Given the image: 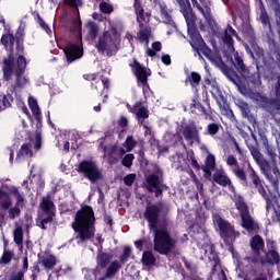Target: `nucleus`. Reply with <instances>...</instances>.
Returning <instances> with one entry per match:
<instances>
[{"label":"nucleus","instance_id":"obj_1","mask_svg":"<svg viewBox=\"0 0 280 280\" xmlns=\"http://www.w3.org/2000/svg\"><path fill=\"white\" fill-rule=\"evenodd\" d=\"M1 43L2 45H4L5 49H9L10 51L8 58L3 59V80H5V82H10V80H12V77L15 75V86L11 89L13 91H16V89H23V86H25V84H27L28 82L27 78L23 77V73H25V69L27 67V61L25 60V57L20 55L18 57L16 67L14 66V54H12V49L14 47L13 34L3 35L1 38Z\"/></svg>","mask_w":280,"mask_h":280},{"label":"nucleus","instance_id":"obj_2","mask_svg":"<svg viewBox=\"0 0 280 280\" xmlns=\"http://www.w3.org/2000/svg\"><path fill=\"white\" fill-rule=\"evenodd\" d=\"M161 213V206L148 205L144 212V218L149 222V229L154 233V250L161 255H167L174 246H176V240L170 236L167 233V224H162L159 221V214Z\"/></svg>","mask_w":280,"mask_h":280},{"label":"nucleus","instance_id":"obj_3","mask_svg":"<svg viewBox=\"0 0 280 280\" xmlns=\"http://www.w3.org/2000/svg\"><path fill=\"white\" fill-rule=\"evenodd\" d=\"M72 229L77 233V240L83 244L95 236V212L93 208L84 206L81 208L72 222Z\"/></svg>","mask_w":280,"mask_h":280},{"label":"nucleus","instance_id":"obj_4","mask_svg":"<svg viewBox=\"0 0 280 280\" xmlns=\"http://www.w3.org/2000/svg\"><path fill=\"white\" fill-rule=\"evenodd\" d=\"M121 35H119L117 30L112 28L109 31H105L98 36L96 49L100 54H104L105 56H115V54L119 51Z\"/></svg>","mask_w":280,"mask_h":280},{"label":"nucleus","instance_id":"obj_5","mask_svg":"<svg viewBox=\"0 0 280 280\" xmlns=\"http://www.w3.org/2000/svg\"><path fill=\"white\" fill-rule=\"evenodd\" d=\"M188 34L190 36V45L197 52V56H199V60H205L202 58V55H205L210 62L218 65L220 62V57L213 55V51L207 47V44L205 43V39H202V36H200V33L196 30V24H192L191 26H188Z\"/></svg>","mask_w":280,"mask_h":280},{"label":"nucleus","instance_id":"obj_6","mask_svg":"<svg viewBox=\"0 0 280 280\" xmlns=\"http://www.w3.org/2000/svg\"><path fill=\"white\" fill-rule=\"evenodd\" d=\"M236 209L241 215V226L245 229L247 233H257L259 231V223L253 219L250 212H248V206L244 202V199L240 196H234Z\"/></svg>","mask_w":280,"mask_h":280},{"label":"nucleus","instance_id":"obj_7","mask_svg":"<svg viewBox=\"0 0 280 280\" xmlns=\"http://www.w3.org/2000/svg\"><path fill=\"white\" fill-rule=\"evenodd\" d=\"M78 172L79 174H83L90 183H97V180H101L102 178V171L100 170V166H97V163L93 161L81 162Z\"/></svg>","mask_w":280,"mask_h":280},{"label":"nucleus","instance_id":"obj_8","mask_svg":"<svg viewBox=\"0 0 280 280\" xmlns=\"http://www.w3.org/2000/svg\"><path fill=\"white\" fill-rule=\"evenodd\" d=\"M214 226L219 228L220 235L225 242H233L235 237H240V232H235V228L224 221L220 214L213 215Z\"/></svg>","mask_w":280,"mask_h":280},{"label":"nucleus","instance_id":"obj_9","mask_svg":"<svg viewBox=\"0 0 280 280\" xmlns=\"http://www.w3.org/2000/svg\"><path fill=\"white\" fill-rule=\"evenodd\" d=\"M40 209L43 213L39 214V226L40 229H47L45 225L54 220L56 213V207L54 206V201H51V196L42 199Z\"/></svg>","mask_w":280,"mask_h":280},{"label":"nucleus","instance_id":"obj_10","mask_svg":"<svg viewBox=\"0 0 280 280\" xmlns=\"http://www.w3.org/2000/svg\"><path fill=\"white\" fill-rule=\"evenodd\" d=\"M40 133H36L35 138L30 142L22 144L21 149L18 152L15 161L21 163V161H27V159H32L34 156V151H32V147L34 145L35 150H40Z\"/></svg>","mask_w":280,"mask_h":280},{"label":"nucleus","instance_id":"obj_11","mask_svg":"<svg viewBox=\"0 0 280 280\" xmlns=\"http://www.w3.org/2000/svg\"><path fill=\"white\" fill-rule=\"evenodd\" d=\"M173 3L179 5V10L187 23V27L196 25V15H194V11H191V3H189V0H173Z\"/></svg>","mask_w":280,"mask_h":280},{"label":"nucleus","instance_id":"obj_12","mask_svg":"<svg viewBox=\"0 0 280 280\" xmlns=\"http://www.w3.org/2000/svg\"><path fill=\"white\" fill-rule=\"evenodd\" d=\"M252 156L254 159V161H256L257 165L260 167L262 174L266 176V178L270 182V183H275V176H272V174H270V162H268L266 159H264V155H261V152H259V150L254 149L252 151Z\"/></svg>","mask_w":280,"mask_h":280},{"label":"nucleus","instance_id":"obj_13","mask_svg":"<svg viewBox=\"0 0 280 280\" xmlns=\"http://www.w3.org/2000/svg\"><path fill=\"white\" fill-rule=\"evenodd\" d=\"M200 130H202V127H198L196 124L185 126L183 128L184 139H186L190 145H194V143L200 145Z\"/></svg>","mask_w":280,"mask_h":280},{"label":"nucleus","instance_id":"obj_14","mask_svg":"<svg viewBox=\"0 0 280 280\" xmlns=\"http://www.w3.org/2000/svg\"><path fill=\"white\" fill-rule=\"evenodd\" d=\"M161 170L156 168L155 173L149 175L145 179V187L148 191H154L155 196H161L163 190L161 189Z\"/></svg>","mask_w":280,"mask_h":280},{"label":"nucleus","instance_id":"obj_15","mask_svg":"<svg viewBox=\"0 0 280 280\" xmlns=\"http://www.w3.org/2000/svg\"><path fill=\"white\" fill-rule=\"evenodd\" d=\"M158 10L161 23H164V25H168L171 30H176V22H174V18L172 16V10L167 8V4H165V2L158 3Z\"/></svg>","mask_w":280,"mask_h":280},{"label":"nucleus","instance_id":"obj_16","mask_svg":"<svg viewBox=\"0 0 280 280\" xmlns=\"http://www.w3.org/2000/svg\"><path fill=\"white\" fill-rule=\"evenodd\" d=\"M206 84L210 86L211 95L214 97V100H217V103L220 106V108H222V106H225L226 100H224V96L222 95V90H220V85L218 84V82L214 80L207 79Z\"/></svg>","mask_w":280,"mask_h":280},{"label":"nucleus","instance_id":"obj_17","mask_svg":"<svg viewBox=\"0 0 280 280\" xmlns=\"http://www.w3.org/2000/svg\"><path fill=\"white\" fill-rule=\"evenodd\" d=\"M264 238L261 236L256 235L250 240V249H252V255H254V261H259L261 257V253H264Z\"/></svg>","mask_w":280,"mask_h":280},{"label":"nucleus","instance_id":"obj_18","mask_svg":"<svg viewBox=\"0 0 280 280\" xmlns=\"http://www.w3.org/2000/svg\"><path fill=\"white\" fill-rule=\"evenodd\" d=\"M124 148H126V150L121 147H114L113 150V154H115L116 156H124V154H126V152H132V150L135 149V145H137V140H135V138H132V136L127 137L126 141L124 142Z\"/></svg>","mask_w":280,"mask_h":280},{"label":"nucleus","instance_id":"obj_19","mask_svg":"<svg viewBox=\"0 0 280 280\" xmlns=\"http://www.w3.org/2000/svg\"><path fill=\"white\" fill-rule=\"evenodd\" d=\"M213 182L218 183V185H221L222 187H229V189L232 191V194H235V187L231 183V178L226 176L224 171H217L213 176Z\"/></svg>","mask_w":280,"mask_h":280},{"label":"nucleus","instance_id":"obj_20","mask_svg":"<svg viewBox=\"0 0 280 280\" xmlns=\"http://www.w3.org/2000/svg\"><path fill=\"white\" fill-rule=\"evenodd\" d=\"M65 54L68 62H74V60H80L82 56V48L75 44H68L65 48Z\"/></svg>","mask_w":280,"mask_h":280},{"label":"nucleus","instance_id":"obj_21","mask_svg":"<svg viewBox=\"0 0 280 280\" xmlns=\"http://www.w3.org/2000/svg\"><path fill=\"white\" fill-rule=\"evenodd\" d=\"M233 36H235V31L233 26L229 25L223 35L221 36V40L228 47V54H235V47L233 46Z\"/></svg>","mask_w":280,"mask_h":280},{"label":"nucleus","instance_id":"obj_22","mask_svg":"<svg viewBox=\"0 0 280 280\" xmlns=\"http://www.w3.org/2000/svg\"><path fill=\"white\" fill-rule=\"evenodd\" d=\"M130 67L133 70L136 78H138V82H141V84H147L149 75L148 70L137 61H133Z\"/></svg>","mask_w":280,"mask_h":280},{"label":"nucleus","instance_id":"obj_23","mask_svg":"<svg viewBox=\"0 0 280 280\" xmlns=\"http://www.w3.org/2000/svg\"><path fill=\"white\" fill-rule=\"evenodd\" d=\"M133 8L136 11L137 21L140 25L150 23V14L143 11V8H141V1L135 0Z\"/></svg>","mask_w":280,"mask_h":280},{"label":"nucleus","instance_id":"obj_24","mask_svg":"<svg viewBox=\"0 0 280 280\" xmlns=\"http://www.w3.org/2000/svg\"><path fill=\"white\" fill-rule=\"evenodd\" d=\"M258 21L261 23L265 30H269V32H272V23H270V16L268 15V12L266 11V7L264 5V2L261 0L259 4Z\"/></svg>","mask_w":280,"mask_h":280},{"label":"nucleus","instance_id":"obj_25","mask_svg":"<svg viewBox=\"0 0 280 280\" xmlns=\"http://www.w3.org/2000/svg\"><path fill=\"white\" fill-rule=\"evenodd\" d=\"M129 110L136 115L139 124H143V119H148V117H150L148 108L142 106L141 103H137L133 107H129Z\"/></svg>","mask_w":280,"mask_h":280},{"label":"nucleus","instance_id":"obj_26","mask_svg":"<svg viewBox=\"0 0 280 280\" xmlns=\"http://www.w3.org/2000/svg\"><path fill=\"white\" fill-rule=\"evenodd\" d=\"M267 154L271 159L270 164V174L273 176V183L279 178L280 176V171L279 166L277 165V153L272 149H267Z\"/></svg>","mask_w":280,"mask_h":280},{"label":"nucleus","instance_id":"obj_27","mask_svg":"<svg viewBox=\"0 0 280 280\" xmlns=\"http://www.w3.org/2000/svg\"><path fill=\"white\" fill-rule=\"evenodd\" d=\"M215 170V155L208 153L202 171L205 172L206 178H211V173Z\"/></svg>","mask_w":280,"mask_h":280},{"label":"nucleus","instance_id":"obj_28","mask_svg":"<svg viewBox=\"0 0 280 280\" xmlns=\"http://www.w3.org/2000/svg\"><path fill=\"white\" fill-rule=\"evenodd\" d=\"M234 67L240 71L243 78H250V70L246 68V65H244V60L240 57L238 52H234Z\"/></svg>","mask_w":280,"mask_h":280},{"label":"nucleus","instance_id":"obj_29","mask_svg":"<svg viewBox=\"0 0 280 280\" xmlns=\"http://www.w3.org/2000/svg\"><path fill=\"white\" fill-rule=\"evenodd\" d=\"M258 261H260L262 266H266V264H269L270 266H275V265L279 264L280 256L277 250L271 249L266 254L265 259L260 258V259H258Z\"/></svg>","mask_w":280,"mask_h":280},{"label":"nucleus","instance_id":"obj_30","mask_svg":"<svg viewBox=\"0 0 280 280\" xmlns=\"http://www.w3.org/2000/svg\"><path fill=\"white\" fill-rule=\"evenodd\" d=\"M9 194L10 196L14 197L16 207H22V209L25 207L26 201L23 191L19 190L16 187H12L9 189Z\"/></svg>","mask_w":280,"mask_h":280},{"label":"nucleus","instance_id":"obj_31","mask_svg":"<svg viewBox=\"0 0 280 280\" xmlns=\"http://www.w3.org/2000/svg\"><path fill=\"white\" fill-rule=\"evenodd\" d=\"M121 270V262L114 260L112 261L106 269L105 279H113Z\"/></svg>","mask_w":280,"mask_h":280},{"label":"nucleus","instance_id":"obj_32","mask_svg":"<svg viewBox=\"0 0 280 280\" xmlns=\"http://www.w3.org/2000/svg\"><path fill=\"white\" fill-rule=\"evenodd\" d=\"M201 253H203L202 259L206 261H215V259H218L213 245H206L205 248L201 249Z\"/></svg>","mask_w":280,"mask_h":280},{"label":"nucleus","instance_id":"obj_33","mask_svg":"<svg viewBox=\"0 0 280 280\" xmlns=\"http://www.w3.org/2000/svg\"><path fill=\"white\" fill-rule=\"evenodd\" d=\"M0 207L4 211H8L12 207V199L10 198V192L0 190Z\"/></svg>","mask_w":280,"mask_h":280},{"label":"nucleus","instance_id":"obj_34","mask_svg":"<svg viewBox=\"0 0 280 280\" xmlns=\"http://www.w3.org/2000/svg\"><path fill=\"white\" fill-rule=\"evenodd\" d=\"M28 106L35 117V119H37V121H40V107H38V101H36V98L30 96L28 97Z\"/></svg>","mask_w":280,"mask_h":280},{"label":"nucleus","instance_id":"obj_35","mask_svg":"<svg viewBox=\"0 0 280 280\" xmlns=\"http://www.w3.org/2000/svg\"><path fill=\"white\" fill-rule=\"evenodd\" d=\"M42 264H43L44 268H46V270H51L54 268V266H56V256H54L51 254H46L42 258Z\"/></svg>","mask_w":280,"mask_h":280},{"label":"nucleus","instance_id":"obj_36","mask_svg":"<svg viewBox=\"0 0 280 280\" xmlns=\"http://www.w3.org/2000/svg\"><path fill=\"white\" fill-rule=\"evenodd\" d=\"M110 259H113V256L110 254L98 253L97 266H100V268H106V266L110 264Z\"/></svg>","mask_w":280,"mask_h":280},{"label":"nucleus","instance_id":"obj_37","mask_svg":"<svg viewBox=\"0 0 280 280\" xmlns=\"http://www.w3.org/2000/svg\"><path fill=\"white\" fill-rule=\"evenodd\" d=\"M184 165H191L192 167H195V170H200V164H198V161L194 155V151H187L186 160H184Z\"/></svg>","mask_w":280,"mask_h":280},{"label":"nucleus","instance_id":"obj_38","mask_svg":"<svg viewBox=\"0 0 280 280\" xmlns=\"http://www.w3.org/2000/svg\"><path fill=\"white\" fill-rule=\"evenodd\" d=\"M238 108H240L243 117H246V119H249V121L253 122V126H255L257 124V120L255 119V117H253V115H250V109L248 108V104L241 103Z\"/></svg>","mask_w":280,"mask_h":280},{"label":"nucleus","instance_id":"obj_39","mask_svg":"<svg viewBox=\"0 0 280 280\" xmlns=\"http://www.w3.org/2000/svg\"><path fill=\"white\" fill-rule=\"evenodd\" d=\"M192 5H196V8L201 12V14L205 16L206 21H208L209 25H215V21L211 19V13H209V9H202L200 4H198V0H191Z\"/></svg>","mask_w":280,"mask_h":280},{"label":"nucleus","instance_id":"obj_40","mask_svg":"<svg viewBox=\"0 0 280 280\" xmlns=\"http://www.w3.org/2000/svg\"><path fill=\"white\" fill-rule=\"evenodd\" d=\"M150 36H152V31L150 28H144L139 32L137 38L140 43H145V45H148V43H150Z\"/></svg>","mask_w":280,"mask_h":280},{"label":"nucleus","instance_id":"obj_41","mask_svg":"<svg viewBox=\"0 0 280 280\" xmlns=\"http://www.w3.org/2000/svg\"><path fill=\"white\" fill-rule=\"evenodd\" d=\"M13 89H9L8 90V93L5 95H3L2 97V108H10L12 106V102H14V98L12 97V94L10 93H13Z\"/></svg>","mask_w":280,"mask_h":280},{"label":"nucleus","instance_id":"obj_42","mask_svg":"<svg viewBox=\"0 0 280 280\" xmlns=\"http://www.w3.org/2000/svg\"><path fill=\"white\" fill-rule=\"evenodd\" d=\"M154 261H156V258H154V255L151 252L143 253L142 262L144 266H154Z\"/></svg>","mask_w":280,"mask_h":280},{"label":"nucleus","instance_id":"obj_43","mask_svg":"<svg viewBox=\"0 0 280 280\" xmlns=\"http://www.w3.org/2000/svg\"><path fill=\"white\" fill-rule=\"evenodd\" d=\"M21 209H23L21 206H15L9 208V218L10 220H15V218L21 217Z\"/></svg>","mask_w":280,"mask_h":280},{"label":"nucleus","instance_id":"obj_44","mask_svg":"<svg viewBox=\"0 0 280 280\" xmlns=\"http://www.w3.org/2000/svg\"><path fill=\"white\" fill-rule=\"evenodd\" d=\"M13 235L15 244H18V246H21V244H23V229L21 226H16Z\"/></svg>","mask_w":280,"mask_h":280},{"label":"nucleus","instance_id":"obj_45","mask_svg":"<svg viewBox=\"0 0 280 280\" xmlns=\"http://www.w3.org/2000/svg\"><path fill=\"white\" fill-rule=\"evenodd\" d=\"M88 30H89V34H90L91 38L97 37V32H100L97 24H95L94 22H89Z\"/></svg>","mask_w":280,"mask_h":280},{"label":"nucleus","instance_id":"obj_46","mask_svg":"<svg viewBox=\"0 0 280 280\" xmlns=\"http://www.w3.org/2000/svg\"><path fill=\"white\" fill-rule=\"evenodd\" d=\"M161 49H162L161 42H155L152 44V49L151 48L147 49V54L153 57L156 55V51H161Z\"/></svg>","mask_w":280,"mask_h":280},{"label":"nucleus","instance_id":"obj_47","mask_svg":"<svg viewBox=\"0 0 280 280\" xmlns=\"http://www.w3.org/2000/svg\"><path fill=\"white\" fill-rule=\"evenodd\" d=\"M13 257H14V253H12L10 250H4L0 261H1V264H10V261H12Z\"/></svg>","mask_w":280,"mask_h":280},{"label":"nucleus","instance_id":"obj_48","mask_svg":"<svg viewBox=\"0 0 280 280\" xmlns=\"http://www.w3.org/2000/svg\"><path fill=\"white\" fill-rule=\"evenodd\" d=\"M133 161H135V154L129 153V154L125 155V158L122 159V165L125 167H132Z\"/></svg>","mask_w":280,"mask_h":280},{"label":"nucleus","instance_id":"obj_49","mask_svg":"<svg viewBox=\"0 0 280 280\" xmlns=\"http://www.w3.org/2000/svg\"><path fill=\"white\" fill-rule=\"evenodd\" d=\"M100 10L103 12V14H110L114 9L108 2H101Z\"/></svg>","mask_w":280,"mask_h":280},{"label":"nucleus","instance_id":"obj_50","mask_svg":"<svg viewBox=\"0 0 280 280\" xmlns=\"http://www.w3.org/2000/svg\"><path fill=\"white\" fill-rule=\"evenodd\" d=\"M266 3L268 8H270V10H272L273 12H277L280 10L279 0H266Z\"/></svg>","mask_w":280,"mask_h":280},{"label":"nucleus","instance_id":"obj_51","mask_svg":"<svg viewBox=\"0 0 280 280\" xmlns=\"http://www.w3.org/2000/svg\"><path fill=\"white\" fill-rule=\"evenodd\" d=\"M200 75L198 74V72H191L190 74V84L191 86H198V84H200Z\"/></svg>","mask_w":280,"mask_h":280},{"label":"nucleus","instance_id":"obj_52","mask_svg":"<svg viewBox=\"0 0 280 280\" xmlns=\"http://www.w3.org/2000/svg\"><path fill=\"white\" fill-rule=\"evenodd\" d=\"M132 253V248L129 246H125L122 255L120 256V261L124 264V261H128V257H130V254Z\"/></svg>","mask_w":280,"mask_h":280},{"label":"nucleus","instance_id":"obj_53","mask_svg":"<svg viewBox=\"0 0 280 280\" xmlns=\"http://www.w3.org/2000/svg\"><path fill=\"white\" fill-rule=\"evenodd\" d=\"M233 172L235 176L240 178V180H246V173L244 172V168L237 167Z\"/></svg>","mask_w":280,"mask_h":280},{"label":"nucleus","instance_id":"obj_54","mask_svg":"<svg viewBox=\"0 0 280 280\" xmlns=\"http://www.w3.org/2000/svg\"><path fill=\"white\" fill-rule=\"evenodd\" d=\"M135 178H137V175L135 174H129L124 178V183L125 185H127L128 187H130V185H132L135 183Z\"/></svg>","mask_w":280,"mask_h":280},{"label":"nucleus","instance_id":"obj_55","mask_svg":"<svg viewBox=\"0 0 280 280\" xmlns=\"http://www.w3.org/2000/svg\"><path fill=\"white\" fill-rule=\"evenodd\" d=\"M220 127L217 124L208 125V135H217Z\"/></svg>","mask_w":280,"mask_h":280},{"label":"nucleus","instance_id":"obj_56","mask_svg":"<svg viewBox=\"0 0 280 280\" xmlns=\"http://www.w3.org/2000/svg\"><path fill=\"white\" fill-rule=\"evenodd\" d=\"M249 81L255 84V86H259L261 84V79L259 78V73H255L250 77Z\"/></svg>","mask_w":280,"mask_h":280},{"label":"nucleus","instance_id":"obj_57","mask_svg":"<svg viewBox=\"0 0 280 280\" xmlns=\"http://www.w3.org/2000/svg\"><path fill=\"white\" fill-rule=\"evenodd\" d=\"M65 3H67V5H70L71 8H78L82 5V0H65Z\"/></svg>","mask_w":280,"mask_h":280},{"label":"nucleus","instance_id":"obj_58","mask_svg":"<svg viewBox=\"0 0 280 280\" xmlns=\"http://www.w3.org/2000/svg\"><path fill=\"white\" fill-rule=\"evenodd\" d=\"M226 164L230 165V166L234 165V167H237V165H238L237 159L235 156H233V155H229L226 158Z\"/></svg>","mask_w":280,"mask_h":280},{"label":"nucleus","instance_id":"obj_59","mask_svg":"<svg viewBox=\"0 0 280 280\" xmlns=\"http://www.w3.org/2000/svg\"><path fill=\"white\" fill-rule=\"evenodd\" d=\"M118 126H119V128H122V130L125 128H128V118H126L124 116L120 117L119 120H118Z\"/></svg>","mask_w":280,"mask_h":280},{"label":"nucleus","instance_id":"obj_60","mask_svg":"<svg viewBox=\"0 0 280 280\" xmlns=\"http://www.w3.org/2000/svg\"><path fill=\"white\" fill-rule=\"evenodd\" d=\"M234 84H236L237 90L240 91V93H242V95H248L249 90L246 86H244L243 84H238L236 82H234Z\"/></svg>","mask_w":280,"mask_h":280},{"label":"nucleus","instance_id":"obj_61","mask_svg":"<svg viewBox=\"0 0 280 280\" xmlns=\"http://www.w3.org/2000/svg\"><path fill=\"white\" fill-rule=\"evenodd\" d=\"M10 280H25V273L23 271H19L13 275Z\"/></svg>","mask_w":280,"mask_h":280},{"label":"nucleus","instance_id":"obj_62","mask_svg":"<svg viewBox=\"0 0 280 280\" xmlns=\"http://www.w3.org/2000/svg\"><path fill=\"white\" fill-rule=\"evenodd\" d=\"M162 62L164 65H172V58L170 57V55H162Z\"/></svg>","mask_w":280,"mask_h":280},{"label":"nucleus","instance_id":"obj_63","mask_svg":"<svg viewBox=\"0 0 280 280\" xmlns=\"http://www.w3.org/2000/svg\"><path fill=\"white\" fill-rule=\"evenodd\" d=\"M256 189L260 194V196H266V189L261 184L259 186H256Z\"/></svg>","mask_w":280,"mask_h":280},{"label":"nucleus","instance_id":"obj_64","mask_svg":"<svg viewBox=\"0 0 280 280\" xmlns=\"http://www.w3.org/2000/svg\"><path fill=\"white\" fill-rule=\"evenodd\" d=\"M102 84L104 86V91L108 90L109 81L107 78H102Z\"/></svg>","mask_w":280,"mask_h":280}]
</instances>
